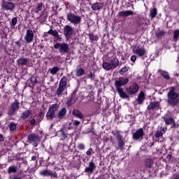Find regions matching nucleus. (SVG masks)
Masks as SVG:
<instances>
[{
  "mask_svg": "<svg viewBox=\"0 0 179 179\" xmlns=\"http://www.w3.org/2000/svg\"><path fill=\"white\" fill-rule=\"evenodd\" d=\"M167 103L169 106H172V107H176L179 104V92L177 91L176 87H171L169 88V91L167 94Z\"/></svg>",
  "mask_w": 179,
  "mask_h": 179,
  "instance_id": "nucleus-1",
  "label": "nucleus"
},
{
  "mask_svg": "<svg viewBox=\"0 0 179 179\" xmlns=\"http://www.w3.org/2000/svg\"><path fill=\"white\" fill-rule=\"evenodd\" d=\"M120 61L117 57L112 58L110 62H104L102 64V67L105 71H113L117 66H118Z\"/></svg>",
  "mask_w": 179,
  "mask_h": 179,
  "instance_id": "nucleus-2",
  "label": "nucleus"
},
{
  "mask_svg": "<svg viewBox=\"0 0 179 179\" xmlns=\"http://www.w3.org/2000/svg\"><path fill=\"white\" fill-rule=\"evenodd\" d=\"M66 19L73 26H78L82 22V16L72 13H68L66 14Z\"/></svg>",
  "mask_w": 179,
  "mask_h": 179,
  "instance_id": "nucleus-3",
  "label": "nucleus"
},
{
  "mask_svg": "<svg viewBox=\"0 0 179 179\" xmlns=\"http://www.w3.org/2000/svg\"><path fill=\"white\" fill-rule=\"evenodd\" d=\"M54 48H55V50H58L60 54L64 55V54H66V52L69 51V45L64 42L57 43L54 45Z\"/></svg>",
  "mask_w": 179,
  "mask_h": 179,
  "instance_id": "nucleus-4",
  "label": "nucleus"
},
{
  "mask_svg": "<svg viewBox=\"0 0 179 179\" xmlns=\"http://www.w3.org/2000/svg\"><path fill=\"white\" fill-rule=\"evenodd\" d=\"M41 141V138L40 136L36 134H31L28 136L27 141L29 143H32L35 148L38 146L40 141Z\"/></svg>",
  "mask_w": 179,
  "mask_h": 179,
  "instance_id": "nucleus-5",
  "label": "nucleus"
},
{
  "mask_svg": "<svg viewBox=\"0 0 179 179\" xmlns=\"http://www.w3.org/2000/svg\"><path fill=\"white\" fill-rule=\"evenodd\" d=\"M66 82H68V78H66V77L62 78L59 82V87L55 92V94H57V96H61V94H62V92H64V90L66 89Z\"/></svg>",
  "mask_w": 179,
  "mask_h": 179,
  "instance_id": "nucleus-6",
  "label": "nucleus"
},
{
  "mask_svg": "<svg viewBox=\"0 0 179 179\" xmlns=\"http://www.w3.org/2000/svg\"><path fill=\"white\" fill-rule=\"evenodd\" d=\"M132 51L134 54L138 55V57H143L146 54V50L144 48L138 45L133 46Z\"/></svg>",
  "mask_w": 179,
  "mask_h": 179,
  "instance_id": "nucleus-7",
  "label": "nucleus"
},
{
  "mask_svg": "<svg viewBox=\"0 0 179 179\" xmlns=\"http://www.w3.org/2000/svg\"><path fill=\"white\" fill-rule=\"evenodd\" d=\"M17 110H19V101L15 100L13 103H11V106H10V108L8 111V115H15Z\"/></svg>",
  "mask_w": 179,
  "mask_h": 179,
  "instance_id": "nucleus-8",
  "label": "nucleus"
},
{
  "mask_svg": "<svg viewBox=\"0 0 179 179\" xmlns=\"http://www.w3.org/2000/svg\"><path fill=\"white\" fill-rule=\"evenodd\" d=\"M145 135V132L143 131V129L140 128L136 131L133 134V139L134 141H142L143 139V136Z\"/></svg>",
  "mask_w": 179,
  "mask_h": 179,
  "instance_id": "nucleus-9",
  "label": "nucleus"
},
{
  "mask_svg": "<svg viewBox=\"0 0 179 179\" xmlns=\"http://www.w3.org/2000/svg\"><path fill=\"white\" fill-rule=\"evenodd\" d=\"M128 82H129V79L120 77L115 82V87L122 88L121 86L127 85Z\"/></svg>",
  "mask_w": 179,
  "mask_h": 179,
  "instance_id": "nucleus-10",
  "label": "nucleus"
},
{
  "mask_svg": "<svg viewBox=\"0 0 179 179\" xmlns=\"http://www.w3.org/2000/svg\"><path fill=\"white\" fill-rule=\"evenodd\" d=\"M1 8L3 10H13L15 9V4L10 1H3Z\"/></svg>",
  "mask_w": 179,
  "mask_h": 179,
  "instance_id": "nucleus-11",
  "label": "nucleus"
},
{
  "mask_svg": "<svg viewBox=\"0 0 179 179\" xmlns=\"http://www.w3.org/2000/svg\"><path fill=\"white\" fill-rule=\"evenodd\" d=\"M40 176L43 177H57V173L52 172L51 170L44 169L39 172Z\"/></svg>",
  "mask_w": 179,
  "mask_h": 179,
  "instance_id": "nucleus-12",
  "label": "nucleus"
},
{
  "mask_svg": "<svg viewBox=\"0 0 179 179\" xmlns=\"http://www.w3.org/2000/svg\"><path fill=\"white\" fill-rule=\"evenodd\" d=\"M64 34L66 37L69 38V37L73 34V28L70 25H65L64 27Z\"/></svg>",
  "mask_w": 179,
  "mask_h": 179,
  "instance_id": "nucleus-13",
  "label": "nucleus"
},
{
  "mask_svg": "<svg viewBox=\"0 0 179 179\" xmlns=\"http://www.w3.org/2000/svg\"><path fill=\"white\" fill-rule=\"evenodd\" d=\"M34 39V33H33L32 30L28 29L24 36L25 41H27V43H31V41H33Z\"/></svg>",
  "mask_w": 179,
  "mask_h": 179,
  "instance_id": "nucleus-14",
  "label": "nucleus"
},
{
  "mask_svg": "<svg viewBox=\"0 0 179 179\" xmlns=\"http://www.w3.org/2000/svg\"><path fill=\"white\" fill-rule=\"evenodd\" d=\"M138 90H139V86H138V84L134 83L127 90V93L129 94H135V93H138Z\"/></svg>",
  "mask_w": 179,
  "mask_h": 179,
  "instance_id": "nucleus-15",
  "label": "nucleus"
},
{
  "mask_svg": "<svg viewBox=\"0 0 179 179\" xmlns=\"http://www.w3.org/2000/svg\"><path fill=\"white\" fill-rule=\"evenodd\" d=\"M167 132V127H159L155 134V138H163V134Z\"/></svg>",
  "mask_w": 179,
  "mask_h": 179,
  "instance_id": "nucleus-16",
  "label": "nucleus"
},
{
  "mask_svg": "<svg viewBox=\"0 0 179 179\" xmlns=\"http://www.w3.org/2000/svg\"><path fill=\"white\" fill-rule=\"evenodd\" d=\"M134 11L132 10H122L118 13V16L120 17H128V16H133Z\"/></svg>",
  "mask_w": 179,
  "mask_h": 179,
  "instance_id": "nucleus-17",
  "label": "nucleus"
},
{
  "mask_svg": "<svg viewBox=\"0 0 179 179\" xmlns=\"http://www.w3.org/2000/svg\"><path fill=\"white\" fill-rule=\"evenodd\" d=\"M160 108V102L159 101H152L150 103L148 106V110H157Z\"/></svg>",
  "mask_w": 179,
  "mask_h": 179,
  "instance_id": "nucleus-18",
  "label": "nucleus"
},
{
  "mask_svg": "<svg viewBox=\"0 0 179 179\" xmlns=\"http://www.w3.org/2000/svg\"><path fill=\"white\" fill-rule=\"evenodd\" d=\"M92 10H100L104 8V3L100 2H96L91 6Z\"/></svg>",
  "mask_w": 179,
  "mask_h": 179,
  "instance_id": "nucleus-19",
  "label": "nucleus"
},
{
  "mask_svg": "<svg viewBox=\"0 0 179 179\" xmlns=\"http://www.w3.org/2000/svg\"><path fill=\"white\" fill-rule=\"evenodd\" d=\"M74 73L77 78H80V76H83V75H85V69L80 67H77L74 71Z\"/></svg>",
  "mask_w": 179,
  "mask_h": 179,
  "instance_id": "nucleus-20",
  "label": "nucleus"
},
{
  "mask_svg": "<svg viewBox=\"0 0 179 179\" xmlns=\"http://www.w3.org/2000/svg\"><path fill=\"white\" fill-rule=\"evenodd\" d=\"M28 62H29V59L24 58V57H20L17 60V63L20 66H24V65H27Z\"/></svg>",
  "mask_w": 179,
  "mask_h": 179,
  "instance_id": "nucleus-21",
  "label": "nucleus"
},
{
  "mask_svg": "<svg viewBox=\"0 0 179 179\" xmlns=\"http://www.w3.org/2000/svg\"><path fill=\"white\" fill-rule=\"evenodd\" d=\"M116 90L122 99H128V94L124 92L122 88H116Z\"/></svg>",
  "mask_w": 179,
  "mask_h": 179,
  "instance_id": "nucleus-22",
  "label": "nucleus"
},
{
  "mask_svg": "<svg viewBox=\"0 0 179 179\" xmlns=\"http://www.w3.org/2000/svg\"><path fill=\"white\" fill-rule=\"evenodd\" d=\"M72 114L76 118H80V120H82V118H83V114H82V112H80V110L78 109H74L72 112Z\"/></svg>",
  "mask_w": 179,
  "mask_h": 179,
  "instance_id": "nucleus-23",
  "label": "nucleus"
},
{
  "mask_svg": "<svg viewBox=\"0 0 179 179\" xmlns=\"http://www.w3.org/2000/svg\"><path fill=\"white\" fill-rule=\"evenodd\" d=\"M164 120L165 121V124H166V125H171L174 121V119H173L171 116L166 115L164 117Z\"/></svg>",
  "mask_w": 179,
  "mask_h": 179,
  "instance_id": "nucleus-24",
  "label": "nucleus"
},
{
  "mask_svg": "<svg viewBox=\"0 0 179 179\" xmlns=\"http://www.w3.org/2000/svg\"><path fill=\"white\" fill-rule=\"evenodd\" d=\"M145 100V93L143 92H141L137 98V103L138 104H142L143 101Z\"/></svg>",
  "mask_w": 179,
  "mask_h": 179,
  "instance_id": "nucleus-25",
  "label": "nucleus"
},
{
  "mask_svg": "<svg viewBox=\"0 0 179 179\" xmlns=\"http://www.w3.org/2000/svg\"><path fill=\"white\" fill-rule=\"evenodd\" d=\"M66 114V108H62L59 111V113L57 115L58 119L62 120L65 117Z\"/></svg>",
  "mask_w": 179,
  "mask_h": 179,
  "instance_id": "nucleus-26",
  "label": "nucleus"
},
{
  "mask_svg": "<svg viewBox=\"0 0 179 179\" xmlns=\"http://www.w3.org/2000/svg\"><path fill=\"white\" fill-rule=\"evenodd\" d=\"M94 164L93 163V162H90L89 163V166L85 169V171L87 173H92L93 171V170H94Z\"/></svg>",
  "mask_w": 179,
  "mask_h": 179,
  "instance_id": "nucleus-27",
  "label": "nucleus"
},
{
  "mask_svg": "<svg viewBox=\"0 0 179 179\" xmlns=\"http://www.w3.org/2000/svg\"><path fill=\"white\" fill-rule=\"evenodd\" d=\"M46 118L47 120H53V118H55V113L54 112H52L51 110H48L47 114H46Z\"/></svg>",
  "mask_w": 179,
  "mask_h": 179,
  "instance_id": "nucleus-28",
  "label": "nucleus"
},
{
  "mask_svg": "<svg viewBox=\"0 0 179 179\" xmlns=\"http://www.w3.org/2000/svg\"><path fill=\"white\" fill-rule=\"evenodd\" d=\"M48 34H51V36H53L54 37H57V38H59V34H58V32L57 30L50 29L48 31Z\"/></svg>",
  "mask_w": 179,
  "mask_h": 179,
  "instance_id": "nucleus-29",
  "label": "nucleus"
},
{
  "mask_svg": "<svg viewBox=\"0 0 179 179\" xmlns=\"http://www.w3.org/2000/svg\"><path fill=\"white\" fill-rule=\"evenodd\" d=\"M30 115H31V111L26 110L24 113H22L21 118H24V120H26V118H29V117H30Z\"/></svg>",
  "mask_w": 179,
  "mask_h": 179,
  "instance_id": "nucleus-30",
  "label": "nucleus"
},
{
  "mask_svg": "<svg viewBox=\"0 0 179 179\" xmlns=\"http://www.w3.org/2000/svg\"><path fill=\"white\" fill-rule=\"evenodd\" d=\"M59 71V67L58 66H55L49 69V72L50 73H51V75H56Z\"/></svg>",
  "mask_w": 179,
  "mask_h": 179,
  "instance_id": "nucleus-31",
  "label": "nucleus"
},
{
  "mask_svg": "<svg viewBox=\"0 0 179 179\" xmlns=\"http://www.w3.org/2000/svg\"><path fill=\"white\" fill-rule=\"evenodd\" d=\"M153 160L151 159V158H148L145 160V166L147 167H148L149 169H150L152 167V166H153Z\"/></svg>",
  "mask_w": 179,
  "mask_h": 179,
  "instance_id": "nucleus-32",
  "label": "nucleus"
},
{
  "mask_svg": "<svg viewBox=\"0 0 179 179\" xmlns=\"http://www.w3.org/2000/svg\"><path fill=\"white\" fill-rule=\"evenodd\" d=\"M16 171H17V166H11L8 169V174H10V173H16Z\"/></svg>",
  "mask_w": 179,
  "mask_h": 179,
  "instance_id": "nucleus-33",
  "label": "nucleus"
},
{
  "mask_svg": "<svg viewBox=\"0 0 179 179\" xmlns=\"http://www.w3.org/2000/svg\"><path fill=\"white\" fill-rule=\"evenodd\" d=\"M59 106L57 103H54L51 106V107L49 108V110H51L52 113H55V111H58Z\"/></svg>",
  "mask_w": 179,
  "mask_h": 179,
  "instance_id": "nucleus-34",
  "label": "nucleus"
},
{
  "mask_svg": "<svg viewBox=\"0 0 179 179\" xmlns=\"http://www.w3.org/2000/svg\"><path fill=\"white\" fill-rule=\"evenodd\" d=\"M156 15H157V9L152 8V10H150V16L152 19H153V17H155Z\"/></svg>",
  "mask_w": 179,
  "mask_h": 179,
  "instance_id": "nucleus-35",
  "label": "nucleus"
},
{
  "mask_svg": "<svg viewBox=\"0 0 179 179\" xmlns=\"http://www.w3.org/2000/svg\"><path fill=\"white\" fill-rule=\"evenodd\" d=\"M179 38V30L176 29L173 31V40L174 41H177Z\"/></svg>",
  "mask_w": 179,
  "mask_h": 179,
  "instance_id": "nucleus-36",
  "label": "nucleus"
},
{
  "mask_svg": "<svg viewBox=\"0 0 179 179\" xmlns=\"http://www.w3.org/2000/svg\"><path fill=\"white\" fill-rule=\"evenodd\" d=\"M129 71V67L125 66L124 67L122 68L121 70L120 71V75H124L125 72H128Z\"/></svg>",
  "mask_w": 179,
  "mask_h": 179,
  "instance_id": "nucleus-37",
  "label": "nucleus"
},
{
  "mask_svg": "<svg viewBox=\"0 0 179 179\" xmlns=\"http://www.w3.org/2000/svg\"><path fill=\"white\" fill-rule=\"evenodd\" d=\"M17 23V17H14L12 19L11 22H10V26L11 27H15L16 26Z\"/></svg>",
  "mask_w": 179,
  "mask_h": 179,
  "instance_id": "nucleus-38",
  "label": "nucleus"
},
{
  "mask_svg": "<svg viewBox=\"0 0 179 179\" xmlns=\"http://www.w3.org/2000/svg\"><path fill=\"white\" fill-rule=\"evenodd\" d=\"M90 40H92V41H97V40H99V36L97 35H94V34H90L89 35Z\"/></svg>",
  "mask_w": 179,
  "mask_h": 179,
  "instance_id": "nucleus-39",
  "label": "nucleus"
},
{
  "mask_svg": "<svg viewBox=\"0 0 179 179\" xmlns=\"http://www.w3.org/2000/svg\"><path fill=\"white\" fill-rule=\"evenodd\" d=\"M161 75L165 79H167V80L170 79V75H169V73H167L166 71H162Z\"/></svg>",
  "mask_w": 179,
  "mask_h": 179,
  "instance_id": "nucleus-40",
  "label": "nucleus"
},
{
  "mask_svg": "<svg viewBox=\"0 0 179 179\" xmlns=\"http://www.w3.org/2000/svg\"><path fill=\"white\" fill-rule=\"evenodd\" d=\"M17 127V124L15 122H10V131H15Z\"/></svg>",
  "mask_w": 179,
  "mask_h": 179,
  "instance_id": "nucleus-41",
  "label": "nucleus"
},
{
  "mask_svg": "<svg viewBox=\"0 0 179 179\" xmlns=\"http://www.w3.org/2000/svg\"><path fill=\"white\" fill-rule=\"evenodd\" d=\"M155 35L158 38L163 37L164 36V31H158L155 33Z\"/></svg>",
  "mask_w": 179,
  "mask_h": 179,
  "instance_id": "nucleus-42",
  "label": "nucleus"
},
{
  "mask_svg": "<svg viewBox=\"0 0 179 179\" xmlns=\"http://www.w3.org/2000/svg\"><path fill=\"white\" fill-rule=\"evenodd\" d=\"M41 9H43V3H38L37 4V6H36V10H37V12H40V10H41Z\"/></svg>",
  "mask_w": 179,
  "mask_h": 179,
  "instance_id": "nucleus-43",
  "label": "nucleus"
},
{
  "mask_svg": "<svg viewBox=\"0 0 179 179\" xmlns=\"http://www.w3.org/2000/svg\"><path fill=\"white\" fill-rule=\"evenodd\" d=\"M77 148L79 150H85V145L82 143H79L77 145Z\"/></svg>",
  "mask_w": 179,
  "mask_h": 179,
  "instance_id": "nucleus-44",
  "label": "nucleus"
},
{
  "mask_svg": "<svg viewBox=\"0 0 179 179\" xmlns=\"http://www.w3.org/2000/svg\"><path fill=\"white\" fill-rule=\"evenodd\" d=\"M123 146H124V141H122V140L118 141V147H117V149H120V150H121V149H122Z\"/></svg>",
  "mask_w": 179,
  "mask_h": 179,
  "instance_id": "nucleus-45",
  "label": "nucleus"
},
{
  "mask_svg": "<svg viewBox=\"0 0 179 179\" xmlns=\"http://www.w3.org/2000/svg\"><path fill=\"white\" fill-rule=\"evenodd\" d=\"M92 152H93V149L90 148V149L86 152V155H87V156H91Z\"/></svg>",
  "mask_w": 179,
  "mask_h": 179,
  "instance_id": "nucleus-46",
  "label": "nucleus"
},
{
  "mask_svg": "<svg viewBox=\"0 0 179 179\" xmlns=\"http://www.w3.org/2000/svg\"><path fill=\"white\" fill-rule=\"evenodd\" d=\"M60 135L62 138H66V134H65L64 131L62 130H60Z\"/></svg>",
  "mask_w": 179,
  "mask_h": 179,
  "instance_id": "nucleus-47",
  "label": "nucleus"
},
{
  "mask_svg": "<svg viewBox=\"0 0 179 179\" xmlns=\"http://www.w3.org/2000/svg\"><path fill=\"white\" fill-rule=\"evenodd\" d=\"M130 60L131 61V62H135L136 61V55H132L131 57Z\"/></svg>",
  "mask_w": 179,
  "mask_h": 179,
  "instance_id": "nucleus-48",
  "label": "nucleus"
},
{
  "mask_svg": "<svg viewBox=\"0 0 179 179\" xmlns=\"http://www.w3.org/2000/svg\"><path fill=\"white\" fill-rule=\"evenodd\" d=\"M73 125H75L76 127H78V125H80V122L78 121V120H74L73 122Z\"/></svg>",
  "mask_w": 179,
  "mask_h": 179,
  "instance_id": "nucleus-49",
  "label": "nucleus"
},
{
  "mask_svg": "<svg viewBox=\"0 0 179 179\" xmlns=\"http://www.w3.org/2000/svg\"><path fill=\"white\" fill-rule=\"evenodd\" d=\"M116 138H117V141H122V136H121V134H117L116 135Z\"/></svg>",
  "mask_w": 179,
  "mask_h": 179,
  "instance_id": "nucleus-50",
  "label": "nucleus"
},
{
  "mask_svg": "<svg viewBox=\"0 0 179 179\" xmlns=\"http://www.w3.org/2000/svg\"><path fill=\"white\" fill-rule=\"evenodd\" d=\"M94 78V74H93V73L90 72L89 74H88V78L89 79H92Z\"/></svg>",
  "mask_w": 179,
  "mask_h": 179,
  "instance_id": "nucleus-51",
  "label": "nucleus"
},
{
  "mask_svg": "<svg viewBox=\"0 0 179 179\" xmlns=\"http://www.w3.org/2000/svg\"><path fill=\"white\" fill-rule=\"evenodd\" d=\"M10 179H22L20 176H10Z\"/></svg>",
  "mask_w": 179,
  "mask_h": 179,
  "instance_id": "nucleus-52",
  "label": "nucleus"
},
{
  "mask_svg": "<svg viewBox=\"0 0 179 179\" xmlns=\"http://www.w3.org/2000/svg\"><path fill=\"white\" fill-rule=\"evenodd\" d=\"M178 126H177V124H176V122H174V120H173V122H172V127L171 128H177Z\"/></svg>",
  "mask_w": 179,
  "mask_h": 179,
  "instance_id": "nucleus-53",
  "label": "nucleus"
},
{
  "mask_svg": "<svg viewBox=\"0 0 179 179\" xmlns=\"http://www.w3.org/2000/svg\"><path fill=\"white\" fill-rule=\"evenodd\" d=\"M0 142H3V136L0 134Z\"/></svg>",
  "mask_w": 179,
  "mask_h": 179,
  "instance_id": "nucleus-54",
  "label": "nucleus"
},
{
  "mask_svg": "<svg viewBox=\"0 0 179 179\" xmlns=\"http://www.w3.org/2000/svg\"><path fill=\"white\" fill-rule=\"evenodd\" d=\"M30 123L31 124V125H34V124H36V120H31Z\"/></svg>",
  "mask_w": 179,
  "mask_h": 179,
  "instance_id": "nucleus-55",
  "label": "nucleus"
},
{
  "mask_svg": "<svg viewBox=\"0 0 179 179\" xmlns=\"http://www.w3.org/2000/svg\"><path fill=\"white\" fill-rule=\"evenodd\" d=\"M36 159H37V157H36V156H33V157H31V160H33V161H36Z\"/></svg>",
  "mask_w": 179,
  "mask_h": 179,
  "instance_id": "nucleus-56",
  "label": "nucleus"
},
{
  "mask_svg": "<svg viewBox=\"0 0 179 179\" xmlns=\"http://www.w3.org/2000/svg\"><path fill=\"white\" fill-rule=\"evenodd\" d=\"M31 80H36V78H35L34 77H32V78H31Z\"/></svg>",
  "mask_w": 179,
  "mask_h": 179,
  "instance_id": "nucleus-57",
  "label": "nucleus"
},
{
  "mask_svg": "<svg viewBox=\"0 0 179 179\" xmlns=\"http://www.w3.org/2000/svg\"><path fill=\"white\" fill-rule=\"evenodd\" d=\"M83 0H77V2H82Z\"/></svg>",
  "mask_w": 179,
  "mask_h": 179,
  "instance_id": "nucleus-58",
  "label": "nucleus"
},
{
  "mask_svg": "<svg viewBox=\"0 0 179 179\" xmlns=\"http://www.w3.org/2000/svg\"><path fill=\"white\" fill-rule=\"evenodd\" d=\"M168 157H169V159H171V155H168Z\"/></svg>",
  "mask_w": 179,
  "mask_h": 179,
  "instance_id": "nucleus-59",
  "label": "nucleus"
},
{
  "mask_svg": "<svg viewBox=\"0 0 179 179\" xmlns=\"http://www.w3.org/2000/svg\"><path fill=\"white\" fill-rule=\"evenodd\" d=\"M175 179H179V177H176V178H175Z\"/></svg>",
  "mask_w": 179,
  "mask_h": 179,
  "instance_id": "nucleus-60",
  "label": "nucleus"
},
{
  "mask_svg": "<svg viewBox=\"0 0 179 179\" xmlns=\"http://www.w3.org/2000/svg\"><path fill=\"white\" fill-rule=\"evenodd\" d=\"M158 72H162V70H158Z\"/></svg>",
  "mask_w": 179,
  "mask_h": 179,
  "instance_id": "nucleus-61",
  "label": "nucleus"
},
{
  "mask_svg": "<svg viewBox=\"0 0 179 179\" xmlns=\"http://www.w3.org/2000/svg\"><path fill=\"white\" fill-rule=\"evenodd\" d=\"M8 2H10V1H12V0H7Z\"/></svg>",
  "mask_w": 179,
  "mask_h": 179,
  "instance_id": "nucleus-62",
  "label": "nucleus"
},
{
  "mask_svg": "<svg viewBox=\"0 0 179 179\" xmlns=\"http://www.w3.org/2000/svg\"><path fill=\"white\" fill-rule=\"evenodd\" d=\"M131 6H132V9H134V5H131Z\"/></svg>",
  "mask_w": 179,
  "mask_h": 179,
  "instance_id": "nucleus-63",
  "label": "nucleus"
},
{
  "mask_svg": "<svg viewBox=\"0 0 179 179\" xmlns=\"http://www.w3.org/2000/svg\"><path fill=\"white\" fill-rule=\"evenodd\" d=\"M17 1H20V0H17Z\"/></svg>",
  "mask_w": 179,
  "mask_h": 179,
  "instance_id": "nucleus-64",
  "label": "nucleus"
}]
</instances>
